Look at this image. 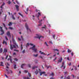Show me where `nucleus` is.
I'll return each mask as SVG.
<instances>
[{
  "label": "nucleus",
  "instance_id": "nucleus-1",
  "mask_svg": "<svg viewBox=\"0 0 79 79\" xmlns=\"http://www.w3.org/2000/svg\"><path fill=\"white\" fill-rule=\"evenodd\" d=\"M12 37H13L12 40L13 42V44H15V45H13H13L10 44V49L11 50L13 49V48H18V45L16 44V42H15V40L14 39H13V36Z\"/></svg>",
  "mask_w": 79,
  "mask_h": 79
},
{
  "label": "nucleus",
  "instance_id": "nucleus-2",
  "mask_svg": "<svg viewBox=\"0 0 79 79\" xmlns=\"http://www.w3.org/2000/svg\"><path fill=\"white\" fill-rule=\"evenodd\" d=\"M35 45H34L33 47H32L31 48H30L29 49L30 50L31 49L33 51H34V52L36 53L37 52V48H35Z\"/></svg>",
  "mask_w": 79,
  "mask_h": 79
},
{
  "label": "nucleus",
  "instance_id": "nucleus-3",
  "mask_svg": "<svg viewBox=\"0 0 79 79\" xmlns=\"http://www.w3.org/2000/svg\"><path fill=\"white\" fill-rule=\"evenodd\" d=\"M36 36H35L34 37L35 39H39L40 40L41 37H42V38H44V36H42L39 34H36Z\"/></svg>",
  "mask_w": 79,
  "mask_h": 79
},
{
  "label": "nucleus",
  "instance_id": "nucleus-4",
  "mask_svg": "<svg viewBox=\"0 0 79 79\" xmlns=\"http://www.w3.org/2000/svg\"><path fill=\"white\" fill-rule=\"evenodd\" d=\"M0 31L1 32H2L0 34L1 35H2L3 34H5V32L4 31V30H3V28L1 27H0Z\"/></svg>",
  "mask_w": 79,
  "mask_h": 79
},
{
  "label": "nucleus",
  "instance_id": "nucleus-5",
  "mask_svg": "<svg viewBox=\"0 0 79 79\" xmlns=\"http://www.w3.org/2000/svg\"><path fill=\"white\" fill-rule=\"evenodd\" d=\"M25 27L28 32H31V29H30V28H29V27L27 23L25 24Z\"/></svg>",
  "mask_w": 79,
  "mask_h": 79
},
{
  "label": "nucleus",
  "instance_id": "nucleus-6",
  "mask_svg": "<svg viewBox=\"0 0 79 79\" xmlns=\"http://www.w3.org/2000/svg\"><path fill=\"white\" fill-rule=\"evenodd\" d=\"M6 34L9 38H11V34H10V31H8Z\"/></svg>",
  "mask_w": 79,
  "mask_h": 79
},
{
  "label": "nucleus",
  "instance_id": "nucleus-7",
  "mask_svg": "<svg viewBox=\"0 0 79 79\" xmlns=\"http://www.w3.org/2000/svg\"><path fill=\"white\" fill-rule=\"evenodd\" d=\"M62 61H63V59L62 58V57H61L60 59H59L58 60V62H57V64H58L59 63H61Z\"/></svg>",
  "mask_w": 79,
  "mask_h": 79
},
{
  "label": "nucleus",
  "instance_id": "nucleus-8",
  "mask_svg": "<svg viewBox=\"0 0 79 79\" xmlns=\"http://www.w3.org/2000/svg\"><path fill=\"white\" fill-rule=\"evenodd\" d=\"M46 73V72H40V75L42 76V74H45Z\"/></svg>",
  "mask_w": 79,
  "mask_h": 79
},
{
  "label": "nucleus",
  "instance_id": "nucleus-9",
  "mask_svg": "<svg viewBox=\"0 0 79 79\" xmlns=\"http://www.w3.org/2000/svg\"><path fill=\"white\" fill-rule=\"evenodd\" d=\"M15 6L16 7L17 10V11H19V6H18V5H15Z\"/></svg>",
  "mask_w": 79,
  "mask_h": 79
},
{
  "label": "nucleus",
  "instance_id": "nucleus-10",
  "mask_svg": "<svg viewBox=\"0 0 79 79\" xmlns=\"http://www.w3.org/2000/svg\"><path fill=\"white\" fill-rule=\"evenodd\" d=\"M9 57H10V59L8 58V61H9V60H10V62L11 63H12L13 62H12V59L11 58V57L10 56H9Z\"/></svg>",
  "mask_w": 79,
  "mask_h": 79
},
{
  "label": "nucleus",
  "instance_id": "nucleus-11",
  "mask_svg": "<svg viewBox=\"0 0 79 79\" xmlns=\"http://www.w3.org/2000/svg\"><path fill=\"white\" fill-rule=\"evenodd\" d=\"M39 16H40V12H38V15L36 14L35 16L37 18H39Z\"/></svg>",
  "mask_w": 79,
  "mask_h": 79
},
{
  "label": "nucleus",
  "instance_id": "nucleus-12",
  "mask_svg": "<svg viewBox=\"0 0 79 79\" xmlns=\"http://www.w3.org/2000/svg\"><path fill=\"white\" fill-rule=\"evenodd\" d=\"M42 20H41L39 22V23H40V24L38 25V26H42Z\"/></svg>",
  "mask_w": 79,
  "mask_h": 79
},
{
  "label": "nucleus",
  "instance_id": "nucleus-13",
  "mask_svg": "<svg viewBox=\"0 0 79 79\" xmlns=\"http://www.w3.org/2000/svg\"><path fill=\"white\" fill-rule=\"evenodd\" d=\"M0 47H1V44H0V53H2L3 52V49L2 48H0Z\"/></svg>",
  "mask_w": 79,
  "mask_h": 79
},
{
  "label": "nucleus",
  "instance_id": "nucleus-14",
  "mask_svg": "<svg viewBox=\"0 0 79 79\" xmlns=\"http://www.w3.org/2000/svg\"><path fill=\"white\" fill-rule=\"evenodd\" d=\"M64 62H62V65L60 67V68H61L62 67H63L64 66Z\"/></svg>",
  "mask_w": 79,
  "mask_h": 79
},
{
  "label": "nucleus",
  "instance_id": "nucleus-15",
  "mask_svg": "<svg viewBox=\"0 0 79 79\" xmlns=\"http://www.w3.org/2000/svg\"><path fill=\"white\" fill-rule=\"evenodd\" d=\"M2 44H5L6 45H7V42H5V40L3 41V42H2Z\"/></svg>",
  "mask_w": 79,
  "mask_h": 79
},
{
  "label": "nucleus",
  "instance_id": "nucleus-16",
  "mask_svg": "<svg viewBox=\"0 0 79 79\" xmlns=\"http://www.w3.org/2000/svg\"><path fill=\"white\" fill-rule=\"evenodd\" d=\"M12 24H13V23H12L11 22H10L8 24L9 26H12Z\"/></svg>",
  "mask_w": 79,
  "mask_h": 79
},
{
  "label": "nucleus",
  "instance_id": "nucleus-17",
  "mask_svg": "<svg viewBox=\"0 0 79 79\" xmlns=\"http://www.w3.org/2000/svg\"><path fill=\"white\" fill-rule=\"evenodd\" d=\"M29 11V9L28 8H27V10H26V11H25V13L26 14H27V13H28V11Z\"/></svg>",
  "mask_w": 79,
  "mask_h": 79
},
{
  "label": "nucleus",
  "instance_id": "nucleus-18",
  "mask_svg": "<svg viewBox=\"0 0 79 79\" xmlns=\"http://www.w3.org/2000/svg\"><path fill=\"white\" fill-rule=\"evenodd\" d=\"M42 29H47V27H46V25H45L44 27H42Z\"/></svg>",
  "mask_w": 79,
  "mask_h": 79
},
{
  "label": "nucleus",
  "instance_id": "nucleus-19",
  "mask_svg": "<svg viewBox=\"0 0 79 79\" xmlns=\"http://www.w3.org/2000/svg\"><path fill=\"white\" fill-rule=\"evenodd\" d=\"M35 74L37 75L38 73H39V71L37 70H36V71L35 72Z\"/></svg>",
  "mask_w": 79,
  "mask_h": 79
},
{
  "label": "nucleus",
  "instance_id": "nucleus-20",
  "mask_svg": "<svg viewBox=\"0 0 79 79\" xmlns=\"http://www.w3.org/2000/svg\"><path fill=\"white\" fill-rule=\"evenodd\" d=\"M25 65H26V64H22L21 65V68H23V66H25Z\"/></svg>",
  "mask_w": 79,
  "mask_h": 79
},
{
  "label": "nucleus",
  "instance_id": "nucleus-21",
  "mask_svg": "<svg viewBox=\"0 0 79 79\" xmlns=\"http://www.w3.org/2000/svg\"><path fill=\"white\" fill-rule=\"evenodd\" d=\"M67 52H68V53H71V52L72 51H71V50H70L69 49H68Z\"/></svg>",
  "mask_w": 79,
  "mask_h": 79
},
{
  "label": "nucleus",
  "instance_id": "nucleus-22",
  "mask_svg": "<svg viewBox=\"0 0 79 79\" xmlns=\"http://www.w3.org/2000/svg\"><path fill=\"white\" fill-rule=\"evenodd\" d=\"M12 18L13 19H14V20H15V17H14V15H12Z\"/></svg>",
  "mask_w": 79,
  "mask_h": 79
},
{
  "label": "nucleus",
  "instance_id": "nucleus-23",
  "mask_svg": "<svg viewBox=\"0 0 79 79\" xmlns=\"http://www.w3.org/2000/svg\"><path fill=\"white\" fill-rule=\"evenodd\" d=\"M23 79H30V78H29L28 77H27V78H26V77H23Z\"/></svg>",
  "mask_w": 79,
  "mask_h": 79
},
{
  "label": "nucleus",
  "instance_id": "nucleus-24",
  "mask_svg": "<svg viewBox=\"0 0 79 79\" xmlns=\"http://www.w3.org/2000/svg\"><path fill=\"white\" fill-rule=\"evenodd\" d=\"M50 76H55V75H54V73L53 72L52 73H51L50 74Z\"/></svg>",
  "mask_w": 79,
  "mask_h": 79
},
{
  "label": "nucleus",
  "instance_id": "nucleus-25",
  "mask_svg": "<svg viewBox=\"0 0 79 79\" xmlns=\"http://www.w3.org/2000/svg\"><path fill=\"white\" fill-rule=\"evenodd\" d=\"M37 68V66H34L32 67V69H34L35 68Z\"/></svg>",
  "mask_w": 79,
  "mask_h": 79
},
{
  "label": "nucleus",
  "instance_id": "nucleus-26",
  "mask_svg": "<svg viewBox=\"0 0 79 79\" xmlns=\"http://www.w3.org/2000/svg\"><path fill=\"white\" fill-rule=\"evenodd\" d=\"M44 44L45 45H46L47 47H48V44H47V42H45L44 43Z\"/></svg>",
  "mask_w": 79,
  "mask_h": 79
},
{
  "label": "nucleus",
  "instance_id": "nucleus-27",
  "mask_svg": "<svg viewBox=\"0 0 79 79\" xmlns=\"http://www.w3.org/2000/svg\"><path fill=\"white\" fill-rule=\"evenodd\" d=\"M7 52V49H4V52Z\"/></svg>",
  "mask_w": 79,
  "mask_h": 79
},
{
  "label": "nucleus",
  "instance_id": "nucleus-28",
  "mask_svg": "<svg viewBox=\"0 0 79 79\" xmlns=\"http://www.w3.org/2000/svg\"><path fill=\"white\" fill-rule=\"evenodd\" d=\"M21 50H23V44H21Z\"/></svg>",
  "mask_w": 79,
  "mask_h": 79
},
{
  "label": "nucleus",
  "instance_id": "nucleus-29",
  "mask_svg": "<svg viewBox=\"0 0 79 79\" xmlns=\"http://www.w3.org/2000/svg\"><path fill=\"white\" fill-rule=\"evenodd\" d=\"M9 29H11V30H13L14 29H13V27H10L9 28Z\"/></svg>",
  "mask_w": 79,
  "mask_h": 79
},
{
  "label": "nucleus",
  "instance_id": "nucleus-30",
  "mask_svg": "<svg viewBox=\"0 0 79 79\" xmlns=\"http://www.w3.org/2000/svg\"><path fill=\"white\" fill-rule=\"evenodd\" d=\"M19 15H20V16H22V17H23V15L22 14H21V13H19Z\"/></svg>",
  "mask_w": 79,
  "mask_h": 79
},
{
  "label": "nucleus",
  "instance_id": "nucleus-31",
  "mask_svg": "<svg viewBox=\"0 0 79 79\" xmlns=\"http://www.w3.org/2000/svg\"><path fill=\"white\" fill-rule=\"evenodd\" d=\"M33 56H35V57H37V56H38V54H37L36 55L34 54Z\"/></svg>",
  "mask_w": 79,
  "mask_h": 79
},
{
  "label": "nucleus",
  "instance_id": "nucleus-32",
  "mask_svg": "<svg viewBox=\"0 0 79 79\" xmlns=\"http://www.w3.org/2000/svg\"><path fill=\"white\" fill-rule=\"evenodd\" d=\"M46 67L47 68V69H48L50 67H51V66H47V65H46Z\"/></svg>",
  "mask_w": 79,
  "mask_h": 79
},
{
  "label": "nucleus",
  "instance_id": "nucleus-33",
  "mask_svg": "<svg viewBox=\"0 0 79 79\" xmlns=\"http://www.w3.org/2000/svg\"><path fill=\"white\" fill-rule=\"evenodd\" d=\"M74 68L75 69V70H77V66H73Z\"/></svg>",
  "mask_w": 79,
  "mask_h": 79
},
{
  "label": "nucleus",
  "instance_id": "nucleus-34",
  "mask_svg": "<svg viewBox=\"0 0 79 79\" xmlns=\"http://www.w3.org/2000/svg\"><path fill=\"white\" fill-rule=\"evenodd\" d=\"M1 65H0V66H4L3 65V62H2L1 63Z\"/></svg>",
  "mask_w": 79,
  "mask_h": 79
},
{
  "label": "nucleus",
  "instance_id": "nucleus-35",
  "mask_svg": "<svg viewBox=\"0 0 79 79\" xmlns=\"http://www.w3.org/2000/svg\"><path fill=\"white\" fill-rule=\"evenodd\" d=\"M25 52H26L25 49L23 50L22 51V53H25Z\"/></svg>",
  "mask_w": 79,
  "mask_h": 79
},
{
  "label": "nucleus",
  "instance_id": "nucleus-36",
  "mask_svg": "<svg viewBox=\"0 0 79 79\" xmlns=\"http://www.w3.org/2000/svg\"><path fill=\"white\" fill-rule=\"evenodd\" d=\"M55 35H53L52 36L53 38V39H55Z\"/></svg>",
  "mask_w": 79,
  "mask_h": 79
},
{
  "label": "nucleus",
  "instance_id": "nucleus-37",
  "mask_svg": "<svg viewBox=\"0 0 79 79\" xmlns=\"http://www.w3.org/2000/svg\"><path fill=\"white\" fill-rule=\"evenodd\" d=\"M3 12V10H2V9H1V11H0V15H1L2 14V13Z\"/></svg>",
  "mask_w": 79,
  "mask_h": 79
},
{
  "label": "nucleus",
  "instance_id": "nucleus-38",
  "mask_svg": "<svg viewBox=\"0 0 79 79\" xmlns=\"http://www.w3.org/2000/svg\"><path fill=\"white\" fill-rule=\"evenodd\" d=\"M29 45V43H27L26 45V47H27V46H28Z\"/></svg>",
  "mask_w": 79,
  "mask_h": 79
},
{
  "label": "nucleus",
  "instance_id": "nucleus-39",
  "mask_svg": "<svg viewBox=\"0 0 79 79\" xmlns=\"http://www.w3.org/2000/svg\"><path fill=\"white\" fill-rule=\"evenodd\" d=\"M54 51H57V52H58V51H59L58 50V49H54Z\"/></svg>",
  "mask_w": 79,
  "mask_h": 79
},
{
  "label": "nucleus",
  "instance_id": "nucleus-40",
  "mask_svg": "<svg viewBox=\"0 0 79 79\" xmlns=\"http://www.w3.org/2000/svg\"><path fill=\"white\" fill-rule=\"evenodd\" d=\"M71 55L72 56H74V54L73 53V52H72L71 53Z\"/></svg>",
  "mask_w": 79,
  "mask_h": 79
},
{
  "label": "nucleus",
  "instance_id": "nucleus-41",
  "mask_svg": "<svg viewBox=\"0 0 79 79\" xmlns=\"http://www.w3.org/2000/svg\"><path fill=\"white\" fill-rule=\"evenodd\" d=\"M28 76H29V77H31V75L30 73H28Z\"/></svg>",
  "mask_w": 79,
  "mask_h": 79
},
{
  "label": "nucleus",
  "instance_id": "nucleus-42",
  "mask_svg": "<svg viewBox=\"0 0 79 79\" xmlns=\"http://www.w3.org/2000/svg\"><path fill=\"white\" fill-rule=\"evenodd\" d=\"M24 72L25 73H27L28 71L27 70H24Z\"/></svg>",
  "mask_w": 79,
  "mask_h": 79
},
{
  "label": "nucleus",
  "instance_id": "nucleus-43",
  "mask_svg": "<svg viewBox=\"0 0 79 79\" xmlns=\"http://www.w3.org/2000/svg\"><path fill=\"white\" fill-rule=\"evenodd\" d=\"M16 2L17 4H19V2H18V1H17V0H16Z\"/></svg>",
  "mask_w": 79,
  "mask_h": 79
},
{
  "label": "nucleus",
  "instance_id": "nucleus-44",
  "mask_svg": "<svg viewBox=\"0 0 79 79\" xmlns=\"http://www.w3.org/2000/svg\"><path fill=\"white\" fill-rule=\"evenodd\" d=\"M41 54H43V55H46V54L44 53V52H41Z\"/></svg>",
  "mask_w": 79,
  "mask_h": 79
},
{
  "label": "nucleus",
  "instance_id": "nucleus-45",
  "mask_svg": "<svg viewBox=\"0 0 79 79\" xmlns=\"http://www.w3.org/2000/svg\"><path fill=\"white\" fill-rule=\"evenodd\" d=\"M21 38L22 40H24V38H23V36H21Z\"/></svg>",
  "mask_w": 79,
  "mask_h": 79
},
{
  "label": "nucleus",
  "instance_id": "nucleus-46",
  "mask_svg": "<svg viewBox=\"0 0 79 79\" xmlns=\"http://www.w3.org/2000/svg\"><path fill=\"white\" fill-rule=\"evenodd\" d=\"M35 10L36 12H38V11H40V10H38V9H36Z\"/></svg>",
  "mask_w": 79,
  "mask_h": 79
},
{
  "label": "nucleus",
  "instance_id": "nucleus-47",
  "mask_svg": "<svg viewBox=\"0 0 79 79\" xmlns=\"http://www.w3.org/2000/svg\"><path fill=\"white\" fill-rule=\"evenodd\" d=\"M8 55H7L6 56V57L5 58V59L6 60V59H7V58H8Z\"/></svg>",
  "mask_w": 79,
  "mask_h": 79
},
{
  "label": "nucleus",
  "instance_id": "nucleus-48",
  "mask_svg": "<svg viewBox=\"0 0 79 79\" xmlns=\"http://www.w3.org/2000/svg\"><path fill=\"white\" fill-rule=\"evenodd\" d=\"M18 39L20 41H21V38L18 37Z\"/></svg>",
  "mask_w": 79,
  "mask_h": 79
},
{
  "label": "nucleus",
  "instance_id": "nucleus-49",
  "mask_svg": "<svg viewBox=\"0 0 79 79\" xmlns=\"http://www.w3.org/2000/svg\"><path fill=\"white\" fill-rule=\"evenodd\" d=\"M14 68L15 69H16V64L15 65Z\"/></svg>",
  "mask_w": 79,
  "mask_h": 79
},
{
  "label": "nucleus",
  "instance_id": "nucleus-50",
  "mask_svg": "<svg viewBox=\"0 0 79 79\" xmlns=\"http://www.w3.org/2000/svg\"><path fill=\"white\" fill-rule=\"evenodd\" d=\"M6 17H7V15H5V19H6Z\"/></svg>",
  "mask_w": 79,
  "mask_h": 79
},
{
  "label": "nucleus",
  "instance_id": "nucleus-51",
  "mask_svg": "<svg viewBox=\"0 0 79 79\" xmlns=\"http://www.w3.org/2000/svg\"><path fill=\"white\" fill-rule=\"evenodd\" d=\"M9 5H10V3H11V2H10V1H9V2H8Z\"/></svg>",
  "mask_w": 79,
  "mask_h": 79
},
{
  "label": "nucleus",
  "instance_id": "nucleus-52",
  "mask_svg": "<svg viewBox=\"0 0 79 79\" xmlns=\"http://www.w3.org/2000/svg\"><path fill=\"white\" fill-rule=\"evenodd\" d=\"M5 37L6 39L7 40H8V39L6 36H5Z\"/></svg>",
  "mask_w": 79,
  "mask_h": 79
},
{
  "label": "nucleus",
  "instance_id": "nucleus-53",
  "mask_svg": "<svg viewBox=\"0 0 79 79\" xmlns=\"http://www.w3.org/2000/svg\"><path fill=\"white\" fill-rule=\"evenodd\" d=\"M39 57V58H40L41 59H43V57L41 56H40Z\"/></svg>",
  "mask_w": 79,
  "mask_h": 79
},
{
  "label": "nucleus",
  "instance_id": "nucleus-54",
  "mask_svg": "<svg viewBox=\"0 0 79 79\" xmlns=\"http://www.w3.org/2000/svg\"><path fill=\"white\" fill-rule=\"evenodd\" d=\"M3 25L4 27H6V26H5V24L4 23H3Z\"/></svg>",
  "mask_w": 79,
  "mask_h": 79
},
{
  "label": "nucleus",
  "instance_id": "nucleus-55",
  "mask_svg": "<svg viewBox=\"0 0 79 79\" xmlns=\"http://www.w3.org/2000/svg\"><path fill=\"white\" fill-rule=\"evenodd\" d=\"M14 60L15 61H18V59H16V58H15L14 59Z\"/></svg>",
  "mask_w": 79,
  "mask_h": 79
},
{
  "label": "nucleus",
  "instance_id": "nucleus-56",
  "mask_svg": "<svg viewBox=\"0 0 79 79\" xmlns=\"http://www.w3.org/2000/svg\"><path fill=\"white\" fill-rule=\"evenodd\" d=\"M10 73H11V74H12V73H13V71H12V70H10Z\"/></svg>",
  "mask_w": 79,
  "mask_h": 79
},
{
  "label": "nucleus",
  "instance_id": "nucleus-57",
  "mask_svg": "<svg viewBox=\"0 0 79 79\" xmlns=\"http://www.w3.org/2000/svg\"><path fill=\"white\" fill-rule=\"evenodd\" d=\"M5 76H6V77H7V78H8V76L6 75V74H5Z\"/></svg>",
  "mask_w": 79,
  "mask_h": 79
},
{
  "label": "nucleus",
  "instance_id": "nucleus-58",
  "mask_svg": "<svg viewBox=\"0 0 79 79\" xmlns=\"http://www.w3.org/2000/svg\"><path fill=\"white\" fill-rule=\"evenodd\" d=\"M66 78L67 79H70V78H69V76L68 77H67Z\"/></svg>",
  "mask_w": 79,
  "mask_h": 79
},
{
  "label": "nucleus",
  "instance_id": "nucleus-59",
  "mask_svg": "<svg viewBox=\"0 0 79 79\" xmlns=\"http://www.w3.org/2000/svg\"><path fill=\"white\" fill-rule=\"evenodd\" d=\"M28 67H29V68H31V65L30 64H28Z\"/></svg>",
  "mask_w": 79,
  "mask_h": 79
},
{
  "label": "nucleus",
  "instance_id": "nucleus-60",
  "mask_svg": "<svg viewBox=\"0 0 79 79\" xmlns=\"http://www.w3.org/2000/svg\"><path fill=\"white\" fill-rule=\"evenodd\" d=\"M67 59L68 60H69V61H70V60L69 59V57H67Z\"/></svg>",
  "mask_w": 79,
  "mask_h": 79
},
{
  "label": "nucleus",
  "instance_id": "nucleus-61",
  "mask_svg": "<svg viewBox=\"0 0 79 79\" xmlns=\"http://www.w3.org/2000/svg\"><path fill=\"white\" fill-rule=\"evenodd\" d=\"M30 45H31V46H32V45H34V44H33L32 43H30Z\"/></svg>",
  "mask_w": 79,
  "mask_h": 79
},
{
  "label": "nucleus",
  "instance_id": "nucleus-62",
  "mask_svg": "<svg viewBox=\"0 0 79 79\" xmlns=\"http://www.w3.org/2000/svg\"><path fill=\"white\" fill-rule=\"evenodd\" d=\"M7 73L8 75L10 74V72H9V71L7 72Z\"/></svg>",
  "mask_w": 79,
  "mask_h": 79
},
{
  "label": "nucleus",
  "instance_id": "nucleus-63",
  "mask_svg": "<svg viewBox=\"0 0 79 79\" xmlns=\"http://www.w3.org/2000/svg\"><path fill=\"white\" fill-rule=\"evenodd\" d=\"M71 63L70 62V63L69 64V66H71Z\"/></svg>",
  "mask_w": 79,
  "mask_h": 79
},
{
  "label": "nucleus",
  "instance_id": "nucleus-64",
  "mask_svg": "<svg viewBox=\"0 0 79 79\" xmlns=\"http://www.w3.org/2000/svg\"><path fill=\"white\" fill-rule=\"evenodd\" d=\"M55 79V78L53 77H52L51 78H50V79Z\"/></svg>",
  "mask_w": 79,
  "mask_h": 79
}]
</instances>
